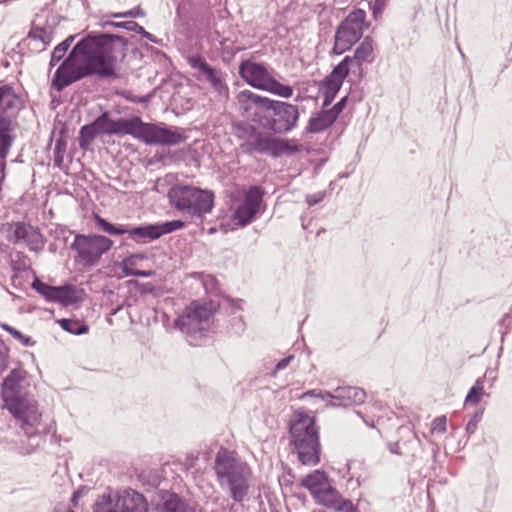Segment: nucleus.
Returning <instances> with one entry per match:
<instances>
[{
  "instance_id": "37",
  "label": "nucleus",
  "mask_w": 512,
  "mask_h": 512,
  "mask_svg": "<svg viewBox=\"0 0 512 512\" xmlns=\"http://www.w3.org/2000/svg\"><path fill=\"white\" fill-rule=\"evenodd\" d=\"M31 251H39L42 249L44 241L41 233L33 226L31 227L25 241Z\"/></svg>"
},
{
  "instance_id": "28",
  "label": "nucleus",
  "mask_w": 512,
  "mask_h": 512,
  "mask_svg": "<svg viewBox=\"0 0 512 512\" xmlns=\"http://www.w3.org/2000/svg\"><path fill=\"white\" fill-rule=\"evenodd\" d=\"M94 222L98 229L112 236L124 235L128 231V225L113 224L97 214L94 217Z\"/></svg>"
},
{
  "instance_id": "38",
  "label": "nucleus",
  "mask_w": 512,
  "mask_h": 512,
  "mask_svg": "<svg viewBox=\"0 0 512 512\" xmlns=\"http://www.w3.org/2000/svg\"><path fill=\"white\" fill-rule=\"evenodd\" d=\"M31 287L37 293L42 295L48 302H52L54 286L41 281L39 278H35Z\"/></svg>"
},
{
  "instance_id": "25",
  "label": "nucleus",
  "mask_w": 512,
  "mask_h": 512,
  "mask_svg": "<svg viewBox=\"0 0 512 512\" xmlns=\"http://www.w3.org/2000/svg\"><path fill=\"white\" fill-rule=\"evenodd\" d=\"M76 293L77 289L72 284L54 286L52 302H57L64 306L72 305L78 301Z\"/></svg>"
},
{
  "instance_id": "56",
  "label": "nucleus",
  "mask_w": 512,
  "mask_h": 512,
  "mask_svg": "<svg viewBox=\"0 0 512 512\" xmlns=\"http://www.w3.org/2000/svg\"><path fill=\"white\" fill-rule=\"evenodd\" d=\"M149 98L150 97L148 95H145V96H133V97L128 98V100H130L133 103H147L149 101Z\"/></svg>"
},
{
  "instance_id": "10",
  "label": "nucleus",
  "mask_w": 512,
  "mask_h": 512,
  "mask_svg": "<svg viewBox=\"0 0 512 512\" xmlns=\"http://www.w3.org/2000/svg\"><path fill=\"white\" fill-rule=\"evenodd\" d=\"M181 220L150 223L138 226L128 225V238L137 244H147L184 227Z\"/></svg>"
},
{
  "instance_id": "61",
  "label": "nucleus",
  "mask_w": 512,
  "mask_h": 512,
  "mask_svg": "<svg viewBox=\"0 0 512 512\" xmlns=\"http://www.w3.org/2000/svg\"><path fill=\"white\" fill-rule=\"evenodd\" d=\"M12 268H13L14 271H19L20 270V267H16L15 265H13Z\"/></svg>"
},
{
  "instance_id": "35",
  "label": "nucleus",
  "mask_w": 512,
  "mask_h": 512,
  "mask_svg": "<svg viewBox=\"0 0 512 512\" xmlns=\"http://www.w3.org/2000/svg\"><path fill=\"white\" fill-rule=\"evenodd\" d=\"M67 148V140L64 136V132H61V135L56 139L55 147L53 151L54 156V166L57 168H62L64 162V154Z\"/></svg>"
},
{
  "instance_id": "50",
  "label": "nucleus",
  "mask_w": 512,
  "mask_h": 512,
  "mask_svg": "<svg viewBox=\"0 0 512 512\" xmlns=\"http://www.w3.org/2000/svg\"><path fill=\"white\" fill-rule=\"evenodd\" d=\"M124 29H126L128 31L136 32L138 34H141V32H144V28L133 20L124 21Z\"/></svg>"
},
{
  "instance_id": "41",
  "label": "nucleus",
  "mask_w": 512,
  "mask_h": 512,
  "mask_svg": "<svg viewBox=\"0 0 512 512\" xmlns=\"http://www.w3.org/2000/svg\"><path fill=\"white\" fill-rule=\"evenodd\" d=\"M366 13L362 9H355L343 20L346 25L350 24L363 29Z\"/></svg>"
},
{
  "instance_id": "58",
  "label": "nucleus",
  "mask_w": 512,
  "mask_h": 512,
  "mask_svg": "<svg viewBox=\"0 0 512 512\" xmlns=\"http://www.w3.org/2000/svg\"><path fill=\"white\" fill-rule=\"evenodd\" d=\"M510 317V313H506L504 314L503 318L501 319V323L502 324H505V322L507 321V319Z\"/></svg>"
},
{
  "instance_id": "45",
  "label": "nucleus",
  "mask_w": 512,
  "mask_h": 512,
  "mask_svg": "<svg viewBox=\"0 0 512 512\" xmlns=\"http://www.w3.org/2000/svg\"><path fill=\"white\" fill-rule=\"evenodd\" d=\"M447 418L445 415L436 417L432 422L431 432L443 434L446 431Z\"/></svg>"
},
{
  "instance_id": "8",
  "label": "nucleus",
  "mask_w": 512,
  "mask_h": 512,
  "mask_svg": "<svg viewBox=\"0 0 512 512\" xmlns=\"http://www.w3.org/2000/svg\"><path fill=\"white\" fill-rule=\"evenodd\" d=\"M170 204L178 211L194 216L209 213L214 206V193L191 185H174L168 191Z\"/></svg>"
},
{
  "instance_id": "54",
  "label": "nucleus",
  "mask_w": 512,
  "mask_h": 512,
  "mask_svg": "<svg viewBox=\"0 0 512 512\" xmlns=\"http://www.w3.org/2000/svg\"><path fill=\"white\" fill-rule=\"evenodd\" d=\"M144 38H146L147 40H149L150 42L152 43H155V44H161L162 40L160 39H157L153 34H151L150 32H147L145 29H144V32H141V34Z\"/></svg>"
},
{
  "instance_id": "47",
  "label": "nucleus",
  "mask_w": 512,
  "mask_h": 512,
  "mask_svg": "<svg viewBox=\"0 0 512 512\" xmlns=\"http://www.w3.org/2000/svg\"><path fill=\"white\" fill-rule=\"evenodd\" d=\"M348 101V97L344 96L342 97L337 103H335L332 107H327V110L332 114V116L337 120L340 113L344 110L346 107Z\"/></svg>"
},
{
  "instance_id": "36",
  "label": "nucleus",
  "mask_w": 512,
  "mask_h": 512,
  "mask_svg": "<svg viewBox=\"0 0 512 512\" xmlns=\"http://www.w3.org/2000/svg\"><path fill=\"white\" fill-rule=\"evenodd\" d=\"M209 504L211 505V512H237L235 504L225 497L217 496Z\"/></svg>"
},
{
  "instance_id": "22",
  "label": "nucleus",
  "mask_w": 512,
  "mask_h": 512,
  "mask_svg": "<svg viewBox=\"0 0 512 512\" xmlns=\"http://www.w3.org/2000/svg\"><path fill=\"white\" fill-rule=\"evenodd\" d=\"M146 122H143L139 116L132 118L117 119V135H130L135 139L142 141Z\"/></svg>"
},
{
  "instance_id": "43",
  "label": "nucleus",
  "mask_w": 512,
  "mask_h": 512,
  "mask_svg": "<svg viewBox=\"0 0 512 512\" xmlns=\"http://www.w3.org/2000/svg\"><path fill=\"white\" fill-rule=\"evenodd\" d=\"M211 87L219 94V95H227L228 94V86L224 82L221 72H219L217 75H215L210 81H209Z\"/></svg>"
},
{
  "instance_id": "52",
  "label": "nucleus",
  "mask_w": 512,
  "mask_h": 512,
  "mask_svg": "<svg viewBox=\"0 0 512 512\" xmlns=\"http://www.w3.org/2000/svg\"><path fill=\"white\" fill-rule=\"evenodd\" d=\"M293 359L294 355H288L287 357L278 361V363L275 366V372L285 369Z\"/></svg>"
},
{
  "instance_id": "7",
  "label": "nucleus",
  "mask_w": 512,
  "mask_h": 512,
  "mask_svg": "<svg viewBox=\"0 0 512 512\" xmlns=\"http://www.w3.org/2000/svg\"><path fill=\"white\" fill-rule=\"evenodd\" d=\"M24 107L23 99L9 84L0 86V160L5 164L12 147L13 123Z\"/></svg>"
},
{
  "instance_id": "60",
  "label": "nucleus",
  "mask_w": 512,
  "mask_h": 512,
  "mask_svg": "<svg viewBox=\"0 0 512 512\" xmlns=\"http://www.w3.org/2000/svg\"><path fill=\"white\" fill-rule=\"evenodd\" d=\"M189 1L191 2V5H193V6H198V5L202 4L201 2H198V1L194 2V0H189Z\"/></svg>"
},
{
  "instance_id": "27",
  "label": "nucleus",
  "mask_w": 512,
  "mask_h": 512,
  "mask_svg": "<svg viewBox=\"0 0 512 512\" xmlns=\"http://www.w3.org/2000/svg\"><path fill=\"white\" fill-rule=\"evenodd\" d=\"M188 64L191 68L198 70L203 75V80L209 82L220 71L209 65L201 55L189 56Z\"/></svg>"
},
{
  "instance_id": "21",
  "label": "nucleus",
  "mask_w": 512,
  "mask_h": 512,
  "mask_svg": "<svg viewBox=\"0 0 512 512\" xmlns=\"http://www.w3.org/2000/svg\"><path fill=\"white\" fill-rule=\"evenodd\" d=\"M366 392L354 386H340L335 389L334 401L331 407H348L364 403Z\"/></svg>"
},
{
  "instance_id": "3",
  "label": "nucleus",
  "mask_w": 512,
  "mask_h": 512,
  "mask_svg": "<svg viewBox=\"0 0 512 512\" xmlns=\"http://www.w3.org/2000/svg\"><path fill=\"white\" fill-rule=\"evenodd\" d=\"M237 100L248 112L255 107L254 121L275 135H285L298 127L300 109L298 105L258 95L250 90L240 91Z\"/></svg>"
},
{
  "instance_id": "33",
  "label": "nucleus",
  "mask_w": 512,
  "mask_h": 512,
  "mask_svg": "<svg viewBox=\"0 0 512 512\" xmlns=\"http://www.w3.org/2000/svg\"><path fill=\"white\" fill-rule=\"evenodd\" d=\"M58 323L64 331L73 335H83L89 330V326L85 322L77 319L62 318L58 320Z\"/></svg>"
},
{
  "instance_id": "11",
  "label": "nucleus",
  "mask_w": 512,
  "mask_h": 512,
  "mask_svg": "<svg viewBox=\"0 0 512 512\" xmlns=\"http://www.w3.org/2000/svg\"><path fill=\"white\" fill-rule=\"evenodd\" d=\"M265 191L257 185L250 186L244 194L243 202L235 209L233 219L236 224L245 227L260 211Z\"/></svg>"
},
{
  "instance_id": "40",
  "label": "nucleus",
  "mask_w": 512,
  "mask_h": 512,
  "mask_svg": "<svg viewBox=\"0 0 512 512\" xmlns=\"http://www.w3.org/2000/svg\"><path fill=\"white\" fill-rule=\"evenodd\" d=\"M29 39L39 40L44 46L49 45L52 41V34L44 28L33 26L29 33Z\"/></svg>"
},
{
  "instance_id": "59",
  "label": "nucleus",
  "mask_w": 512,
  "mask_h": 512,
  "mask_svg": "<svg viewBox=\"0 0 512 512\" xmlns=\"http://www.w3.org/2000/svg\"><path fill=\"white\" fill-rule=\"evenodd\" d=\"M79 496H80V491H79V490H78V491H76V492H74L73 497H72V501H74V502H75V501H76V499H77Z\"/></svg>"
},
{
  "instance_id": "29",
  "label": "nucleus",
  "mask_w": 512,
  "mask_h": 512,
  "mask_svg": "<svg viewBox=\"0 0 512 512\" xmlns=\"http://www.w3.org/2000/svg\"><path fill=\"white\" fill-rule=\"evenodd\" d=\"M31 227H32L31 225L26 224L24 222H14V223L8 224L7 239L14 244H17L21 241L24 242Z\"/></svg>"
},
{
  "instance_id": "44",
  "label": "nucleus",
  "mask_w": 512,
  "mask_h": 512,
  "mask_svg": "<svg viewBox=\"0 0 512 512\" xmlns=\"http://www.w3.org/2000/svg\"><path fill=\"white\" fill-rule=\"evenodd\" d=\"M307 395L320 398L322 401L327 402V406H330V407H331V403L335 402L334 401L335 390L333 392L310 390L309 392H307Z\"/></svg>"
},
{
  "instance_id": "17",
  "label": "nucleus",
  "mask_w": 512,
  "mask_h": 512,
  "mask_svg": "<svg viewBox=\"0 0 512 512\" xmlns=\"http://www.w3.org/2000/svg\"><path fill=\"white\" fill-rule=\"evenodd\" d=\"M232 130L233 135L241 141L240 149L247 154L255 153L256 143L262 132L253 124L244 121L233 123Z\"/></svg>"
},
{
  "instance_id": "39",
  "label": "nucleus",
  "mask_w": 512,
  "mask_h": 512,
  "mask_svg": "<svg viewBox=\"0 0 512 512\" xmlns=\"http://www.w3.org/2000/svg\"><path fill=\"white\" fill-rule=\"evenodd\" d=\"M482 383H483V380L478 379L476 381L475 385H473L470 388V390L468 391L466 398H465L466 403L477 405L480 402L481 397L484 393V388H483Z\"/></svg>"
},
{
  "instance_id": "51",
  "label": "nucleus",
  "mask_w": 512,
  "mask_h": 512,
  "mask_svg": "<svg viewBox=\"0 0 512 512\" xmlns=\"http://www.w3.org/2000/svg\"><path fill=\"white\" fill-rule=\"evenodd\" d=\"M126 276H136V277H149L151 276V271L144 270H132V269H123Z\"/></svg>"
},
{
  "instance_id": "19",
  "label": "nucleus",
  "mask_w": 512,
  "mask_h": 512,
  "mask_svg": "<svg viewBox=\"0 0 512 512\" xmlns=\"http://www.w3.org/2000/svg\"><path fill=\"white\" fill-rule=\"evenodd\" d=\"M373 41L370 37H365L364 40L357 46L353 56H345L343 60L337 64L342 66L343 70H347L348 74L354 72L356 69L361 70L363 62H371L373 60Z\"/></svg>"
},
{
  "instance_id": "34",
  "label": "nucleus",
  "mask_w": 512,
  "mask_h": 512,
  "mask_svg": "<svg viewBox=\"0 0 512 512\" xmlns=\"http://www.w3.org/2000/svg\"><path fill=\"white\" fill-rule=\"evenodd\" d=\"M93 512H119L115 497L110 494L100 496L93 506Z\"/></svg>"
},
{
  "instance_id": "49",
  "label": "nucleus",
  "mask_w": 512,
  "mask_h": 512,
  "mask_svg": "<svg viewBox=\"0 0 512 512\" xmlns=\"http://www.w3.org/2000/svg\"><path fill=\"white\" fill-rule=\"evenodd\" d=\"M325 197H326V192L325 191H319V192L314 193V194H309V195L306 196V203L309 206H314V205H317L320 202H322Z\"/></svg>"
},
{
  "instance_id": "6",
  "label": "nucleus",
  "mask_w": 512,
  "mask_h": 512,
  "mask_svg": "<svg viewBox=\"0 0 512 512\" xmlns=\"http://www.w3.org/2000/svg\"><path fill=\"white\" fill-rule=\"evenodd\" d=\"M218 305L212 301L192 302L175 320V327L185 334L191 346L201 345L209 327V320L217 310Z\"/></svg>"
},
{
  "instance_id": "26",
  "label": "nucleus",
  "mask_w": 512,
  "mask_h": 512,
  "mask_svg": "<svg viewBox=\"0 0 512 512\" xmlns=\"http://www.w3.org/2000/svg\"><path fill=\"white\" fill-rule=\"evenodd\" d=\"M162 512H197V509L177 494L172 493L164 500Z\"/></svg>"
},
{
  "instance_id": "48",
  "label": "nucleus",
  "mask_w": 512,
  "mask_h": 512,
  "mask_svg": "<svg viewBox=\"0 0 512 512\" xmlns=\"http://www.w3.org/2000/svg\"><path fill=\"white\" fill-rule=\"evenodd\" d=\"M142 16H144V12L139 7L126 12L112 14L113 18H136Z\"/></svg>"
},
{
  "instance_id": "32",
  "label": "nucleus",
  "mask_w": 512,
  "mask_h": 512,
  "mask_svg": "<svg viewBox=\"0 0 512 512\" xmlns=\"http://www.w3.org/2000/svg\"><path fill=\"white\" fill-rule=\"evenodd\" d=\"M99 134L95 121L80 128L78 142L81 149L86 150L94 138Z\"/></svg>"
},
{
  "instance_id": "53",
  "label": "nucleus",
  "mask_w": 512,
  "mask_h": 512,
  "mask_svg": "<svg viewBox=\"0 0 512 512\" xmlns=\"http://www.w3.org/2000/svg\"><path fill=\"white\" fill-rule=\"evenodd\" d=\"M99 26L101 28L113 27V28H123L124 29V22L101 21L99 23Z\"/></svg>"
},
{
  "instance_id": "2",
  "label": "nucleus",
  "mask_w": 512,
  "mask_h": 512,
  "mask_svg": "<svg viewBox=\"0 0 512 512\" xmlns=\"http://www.w3.org/2000/svg\"><path fill=\"white\" fill-rule=\"evenodd\" d=\"M30 389L27 372L18 367L12 369L4 378L1 396L4 406L15 418L23 433L28 438H33L47 435L50 427L43 421L42 412Z\"/></svg>"
},
{
  "instance_id": "42",
  "label": "nucleus",
  "mask_w": 512,
  "mask_h": 512,
  "mask_svg": "<svg viewBox=\"0 0 512 512\" xmlns=\"http://www.w3.org/2000/svg\"><path fill=\"white\" fill-rule=\"evenodd\" d=\"M2 328L26 347L33 346L35 343V341L30 336L22 334L19 330L8 324H3Z\"/></svg>"
},
{
  "instance_id": "23",
  "label": "nucleus",
  "mask_w": 512,
  "mask_h": 512,
  "mask_svg": "<svg viewBox=\"0 0 512 512\" xmlns=\"http://www.w3.org/2000/svg\"><path fill=\"white\" fill-rule=\"evenodd\" d=\"M301 485L316 499L323 490L327 489L330 482L325 472L315 470L302 479Z\"/></svg>"
},
{
  "instance_id": "63",
  "label": "nucleus",
  "mask_w": 512,
  "mask_h": 512,
  "mask_svg": "<svg viewBox=\"0 0 512 512\" xmlns=\"http://www.w3.org/2000/svg\"><path fill=\"white\" fill-rule=\"evenodd\" d=\"M377 5H378V6H381V3H379V0H376V1H375V6H377Z\"/></svg>"
},
{
  "instance_id": "9",
  "label": "nucleus",
  "mask_w": 512,
  "mask_h": 512,
  "mask_svg": "<svg viewBox=\"0 0 512 512\" xmlns=\"http://www.w3.org/2000/svg\"><path fill=\"white\" fill-rule=\"evenodd\" d=\"M113 241L99 234H76L70 248L74 250L76 260L84 266H95L101 257L113 246Z\"/></svg>"
},
{
  "instance_id": "57",
  "label": "nucleus",
  "mask_w": 512,
  "mask_h": 512,
  "mask_svg": "<svg viewBox=\"0 0 512 512\" xmlns=\"http://www.w3.org/2000/svg\"><path fill=\"white\" fill-rule=\"evenodd\" d=\"M206 281H209V282H213L214 281V278L211 277V276H206L205 279L203 280V284L206 286Z\"/></svg>"
},
{
  "instance_id": "62",
  "label": "nucleus",
  "mask_w": 512,
  "mask_h": 512,
  "mask_svg": "<svg viewBox=\"0 0 512 512\" xmlns=\"http://www.w3.org/2000/svg\"><path fill=\"white\" fill-rule=\"evenodd\" d=\"M377 5H378V6H381V3H379V0H376V1H375V6H377Z\"/></svg>"
},
{
  "instance_id": "4",
  "label": "nucleus",
  "mask_w": 512,
  "mask_h": 512,
  "mask_svg": "<svg viewBox=\"0 0 512 512\" xmlns=\"http://www.w3.org/2000/svg\"><path fill=\"white\" fill-rule=\"evenodd\" d=\"M213 469L220 487L235 502H243L248 495L252 476L249 465L238 458L235 451L221 446L215 455Z\"/></svg>"
},
{
  "instance_id": "55",
  "label": "nucleus",
  "mask_w": 512,
  "mask_h": 512,
  "mask_svg": "<svg viewBox=\"0 0 512 512\" xmlns=\"http://www.w3.org/2000/svg\"><path fill=\"white\" fill-rule=\"evenodd\" d=\"M76 38V35H69L68 37H66L62 42H60L59 44L61 46H64L65 49L69 50V48L71 47L72 43L74 42Z\"/></svg>"
},
{
  "instance_id": "46",
  "label": "nucleus",
  "mask_w": 512,
  "mask_h": 512,
  "mask_svg": "<svg viewBox=\"0 0 512 512\" xmlns=\"http://www.w3.org/2000/svg\"><path fill=\"white\" fill-rule=\"evenodd\" d=\"M482 416H483L482 410L476 411L474 413V415L472 416V418L468 421V423L466 425V432L468 434H473L476 431L477 426L482 419Z\"/></svg>"
},
{
  "instance_id": "5",
  "label": "nucleus",
  "mask_w": 512,
  "mask_h": 512,
  "mask_svg": "<svg viewBox=\"0 0 512 512\" xmlns=\"http://www.w3.org/2000/svg\"><path fill=\"white\" fill-rule=\"evenodd\" d=\"M289 433L299 461L304 465H317L321 445L315 418L303 412L297 413L289 425Z\"/></svg>"
},
{
  "instance_id": "30",
  "label": "nucleus",
  "mask_w": 512,
  "mask_h": 512,
  "mask_svg": "<svg viewBox=\"0 0 512 512\" xmlns=\"http://www.w3.org/2000/svg\"><path fill=\"white\" fill-rule=\"evenodd\" d=\"M94 121L99 134L117 135V119H112L109 112L101 113Z\"/></svg>"
},
{
  "instance_id": "18",
  "label": "nucleus",
  "mask_w": 512,
  "mask_h": 512,
  "mask_svg": "<svg viewBox=\"0 0 512 512\" xmlns=\"http://www.w3.org/2000/svg\"><path fill=\"white\" fill-rule=\"evenodd\" d=\"M315 501L336 512H358V507L351 500L343 498L331 484L316 497Z\"/></svg>"
},
{
  "instance_id": "13",
  "label": "nucleus",
  "mask_w": 512,
  "mask_h": 512,
  "mask_svg": "<svg viewBox=\"0 0 512 512\" xmlns=\"http://www.w3.org/2000/svg\"><path fill=\"white\" fill-rule=\"evenodd\" d=\"M238 74L249 86L262 91L272 77L264 63L251 59H244L240 62Z\"/></svg>"
},
{
  "instance_id": "64",
  "label": "nucleus",
  "mask_w": 512,
  "mask_h": 512,
  "mask_svg": "<svg viewBox=\"0 0 512 512\" xmlns=\"http://www.w3.org/2000/svg\"><path fill=\"white\" fill-rule=\"evenodd\" d=\"M17 278V276H13L12 277V282L14 283L15 282V279Z\"/></svg>"
},
{
  "instance_id": "20",
  "label": "nucleus",
  "mask_w": 512,
  "mask_h": 512,
  "mask_svg": "<svg viewBox=\"0 0 512 512\" xmlns=\"http://www.w3.org/2000/svg\"><path fill=\"white\" fill-rule=\"evenodd\" d=\"M115 500L119 512H148L145 497L133 489L118 491Z\"/></svg>"
},
{
  "instance_id": "12",
  "label": "nucleus",
  "mask_w": 512,
  "mask_h": 512,
  "mask_svg": "<svg viewBox=\"0 0 512 512\" xmlns=\"http://www.w3.org/2000/svg\"><path fill=\"white\" fill-rule=\"evenodd\" d=\"M185 138L178 127L168 126L165 123H146L142 142L148 145L174 146L184 142Z\"/></svg>"
},
{
  "instance_id": "15",
  "label": "nucleus",
  "mask_w": 512,
  "mask_h": 512,
  "mask_svg": "<svg viewBox=\"0 0 512 512\" xmlns=\"http://www.w3.org/2000/svg\"><path fill=\"white\" fill-rule=\"evenodd\" d=\"M348 71L343 70L342 66L336 65L331 73L327 75L320 85V91L323 95L322 106L329 107L342 87L344 79L348 76Z\"/></svg>"
},
{
  "instance_id": "16",
  "label": "nucleus",
  "mask_w": 512,
  "mask_h": 512,
  "mask_svg": "<svg viewBox=\"0 0 512 512\" xmlns=\"http://www.w3.org/2000/svg\"><path fill=\"white\" fill-rule=\"evenodd\" d=\"M363 35L362 28L341 22L334 36L333 53L341 55L357 43Z\"/></svg>"
},
{
  "instance_id": "1",
  "label": "nucleus",
  "mask_w": 512,
  "mask_h": 512,
  "mask_svg": "<svg viewBox=\"0 0 512 512\" xmlns=\"http://www.w3.org/2000/svg\"><path fill=\"white\" fill-rule=\"evenodd\" d=\"M128 40L107 32H89L68 52L57 44L51 52L49 68L60 61L51 80V87L57 92L91 76L100 79L117 76L118 60L126 56Z\"/></svg>"
},
{
  "instance_id": "24",
  "label": "nucleus",
  "mask_w": 512,
  "mask_h": 512,
  "mask_svg": "<svg viewBox=\"0 0 512 512\" xmlns=\"http://www.w3.org/2000/svg\"><path fill=\"white\" fill-rule=\"evenodd\" d=\"M336 119L332 114L322 106L321 110L313 114L307 123V133H320L331 127L335 123Z\"/></svg>"
},
{
  "instance_id": "31",
  "label": "nucleus",
  "mask_w": 512,
  "mask_h": 512,
  "mask_svg": "<svg viewBox=\"0 0 512 512\" xmlns=\"http://www.w3.org/2000/svg\"><path fill=\"white\" fill-rule=\"evenodd\" d=\"M263 91L269 92L284 99H288L293 96L294 89L290 85L279 82L272 76Z\"/></svg>"
},
{
  "instance_id": "14",
  "label": "nucleus",
  "mask_w": 512,
  "mask_h": 512,
  "mask_svg": "<svg viewBox=\"0 0 512 512\" xmlns=\"http://www.w3.org/2000/svg\"><path fill=\"white\" fill-rule=\"evenodd\" d=\"M298 151V146L291 140L267 136L263 133L255 147V153L269 155L273 158H278L283 154H294Z\"/></svg>"
}]
</instances>
